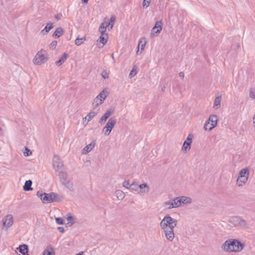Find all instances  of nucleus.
<instances>
[{
    "label": "nucleus",
    "mask_w": 255,
    "mask_h": 255,
    "mask_svg": "<svg viewBox=\"0 0 255 255\" xmlns=\"http://www.w3.org/2000/svg\"><path fill=\"white\" fill-rule=\"evenodd\" d=\"M177 224V220L172 218L169 215L165 216L160 223V227L166 239L169 242L173 241L175 238L173 230Z\"/></svg>",
    "instance_id": "1"
},
{
    "label": "nucleus",
    "mask_w": 255,
    "mask_h": 255,
    "mask_svg": "<svg viewBox=\"0 0 255 255\" xmlns=\"http://www.w3.org/2000/svg\"><path fill=\"white\" fill-rule=\"evenodd\" d=\"M245 247L244 244L238 240L229 239L226 240L221 246V249L227 253H239Z\"/></svg>",
    "instance_id": "2"
},
{
    "label": "nucleus",
    "mask_w": 255,
    "mask_h": 255,
    "mask_svg": "<svg viewBox=\"0 0 255 255\" xmlns=\"http://www.w3.org/2000/svg\"><path fill=\"white\" fill-rule=\"evenodd\" d=\"M249 177V170L248 168H245L240 170L237 180V185L242 187L247 182Z\"/></svg>",
    "instance_id": "3"
},
{
    "label": "nucleus",
    "mask_w": 255,
    "mask_h": 255,
    "mask_svg": "<svg viewBox=\"0 0 255 255\" xmlns=\"http://www.w3.org/2000/svg\"><path fill=\"white\" fill-rule=\"evenodd\" d=\"M37 195L40 198V199L44 203H51L56 200V195L54 193L49 194L43 193L42 191H38Z\"/></svg>",
    "instance_id": "4"
},
{
    "label": "nucleus",
    "mask_w": 255,
    "mask_h": 255,
    "mask_svg": "<svg viewBox=\"0 0 255 255\" xmlns=\"http://www.w3.org/2000/svg\"><path fill=\"white\" fill-rule=\"evenodd\" d=\"M108 95L109 93L108 91L106 89H104L94 99L93 102V107L100 108V106L103 103Z\"/></svg>",
    "instance_id": "5"
},
{
    "label": "nucleus",
    "mask_w": 255,
    "mask_h": 255,
    "mask_svg": "<svg viewBox=\"0 0 255 255\" xmlns=\"http://www.w3.org/2000/svg\"><path fill=\"white\" fill-rule=\"evenodd\" d=\"M48 60L46 53L45 51L41 50L39 51L33 59V62L35 65H40L45 63Z\"/></svg>",
    "instance_id": "6"
},
{
    "label": "nucleus",
    "mask_w": 255,
    "mask_h": 255,
    "mask_svg": "<svg viewBox=\"0 0 255 255\" xmlns=\"http://www.w3.org/2000/svg\"><path fill=\"white\" fill-rule=\"evenodd\" d=\"M218 118L216 115H211L208 121L205 122L204 129L205 130L210 131L217 125Z\"/></svg>",
    "instance_id": "7"
},
{
    "label": "nucleus",
    "mask_w": 255,
    "mask_h": 255,
    "mask_svg": "<svg viewBox=\"0 0 255 255\" xmlns=\"http://www.w3.org/2000/svg\"><path fill=\"white\" fill-rule=\"evenodd\" d=\"M116 124V120L115 118L112 117L109 119L106 126L102 129V132L105 136L110 135L112 129L115 126Z\"/></svg>",
    "instance_id": "8"
},
{
    "label": "nucleus",
    "mask_w": 255,
    "mask_h": 255,
    "mask_svg": "<svg viewBox=\"0 0 255 255\" xmlns=\"http://www.w3.org/2000/svg\"><path fill=\"white\" fill-rule=\"evenodd\" d=\"M229 222L232 226L235 227H246L247 226L246 221L239 216L231 217L229 218Z\"/></svg>",
    "instance_id": "9"
},
{
    "label": "nucleus",
    "mask_w": 255,
    "mask_h": 255,
    "mask_svg": "<svg viewBox=\"0 0 255 255\" xmlns=\"http://www.w3.org/2000/svg\"><path fill=\"white\" fill-rule=\"evenodd\" d=\"M176 198L179 207L183 205H190L193 202L192 199L189 196H180L176 197Z\"/></svg>",
    "instance_id": "10"
},
{
    "label": "nucleus",
    "mask_w": 255,
    "mask_h": 255,
    "mask_svg": "<svg viewBox=\"0 0 255 255\" xmlns=\"http://www.w3.org/2000/svg\"><path fill=\"white\" fill-rule=\"evenodd\" d=\"M163 206L165 209L170 210L179 208L176 197L171 199L164 202Z\"/></svg>",
    "instance_id": "11"
},
{
    "label": "nucleus",
    "mask_w": 255,
    "mask_h": 255,
    "mask_svg": "<svg viewBox=\"0 0 255 255\" xmlns=\"http://www.w3.org/2000/svg\"><path fill=\"white\" fill-rule=\"evenodd\" d=\"M2 229L7 230L13 224V218L11 215H6L2 220Z\"/></svg>",
    "instance_id": "12"
},
{
    "label": "nucleus",
    "mask_w": 255,
    "mask_h": 255,
    "mask_svg": "<svg viewBox=\"0 0 255 255\" xmlns=\"http://www.w3.org/2000/svg\"><path fill=\"white\" fill-rule=\"evenodd\" d=\"M162 23L161 20L156 21L154 24V27L152 28L150 36L151 37H154L156 36L162 30Z\"/></svg>",
    "instance_id": "13"
},
{
    "label": "nucleus",
    "mask_w": 255,
    "mask_h": 255,
    "mask_svg": "<svg viewBox=\"0 0 255 255\" xmlns=\"http://www.w3.org/2000/svg\"><path fill=\"white\" fill-rule=\"evenodd\" d=\"M53 166L56 172L59 171L63 166V164L61 161L59 156L54 155L53 158Z\"/></svg>",
    "instance_id": "14"
},
{
    "label": "nucleus",
    "mask_w": 255,
    "mask_h": 255,
    "mask_svg": "<svg viewBox=\"0 0 255 255\" xmlns=\"http://www.w3.org/2000/svg\"><path fill=\"white\" fill-rule=\"evenodd\" d=\"M114 108H110L107 110L99 120V123L101 125L105 123L108 119L114 114Z\"/></svg>",
    "instance_id": "15"
},
{
    "label": "nucleus",
    "mask_w": 255,
    "mask_h": 255,
    "mask_svg": "<svg viewBox=\"0 0 255 255\" xmlns=\"http://www.w3.org/2000/svg\"><path fill=\"white\" fill-rule=\"evenodd\" d=\"M114 108H110L107 110L99 120V123L101 125L105 123L108 119L114 114Z\"/></svg>",
    "instance_id": "16"
},
{
    "label": "nucleus",
    "mask_w": 255,
    "mask_h": 255,
    "mask_svg": "<svg viewBox=\"0 0 255 255\" xmlns=\"http://www.w3.org/2000/svg\"><path fill=\"white\" fill-rule=\"evenodd\" d=\"M113 26V24H111L110 22H106L105 18L103 22L100 24L99 27V31L101 34H107L106 33L107 28L110 27V29H112Z\"/></svg>",
    "instance_id": "17"
},
{
    "label": "nucleus",
    "mask_w": 255,
    "mask_h": 255,
    "mask_svg": "<svg viewBox=\"0 0 255 255\" xmlns=\"http://www.w3.org/2000/svg\"><path fill=\"white\" fill-rule=\"evenodd\" d=\"M149 187L147 183H142L138 185V193L140 194H145L148 193Z\"/></svg>",
    "instance_id": "18"
},
{
    "label": "nucleus",
    "mask_w": 255,
    "mask_h": 255,
    "mask_svg": "<svg viewBox=\"0 0 255 255\" xmlns=\"http://www.w3.org/2000/svg\"><path fill=\"white\" fill-rule=\"evenodd\" d=\"M221 95L220 93H217L216 95L215 99L213 103V108L215 110H218L221 107Z\"/></svg>",
    "instance_id": "19"
},
{
    "label": "nucleus",
    "mask_w": 255,
    "mask_h": 255,
    "mask_svg": "<svg viewBox=\"0 0 255 255\" xmlns=\"http://www.w3.org/2000/svg\"><path fill=\"white\" fill-rule=\"evenodd\" d=\"M99 111L100 108H97V107H93V109L86 116L87 118H88V121H91L94 117H95L99 113Z\"/></svg>",
    "instance_id": "20"
},
{
    "label": "nucleus",
    "mask_w": 255,
    "mask_h": 255,
    "mask_svg": "<svg viewBox=\"0 0 255 255\" xmlns=\"http://www.w3.org/2000/svg\"><path fill=\"white\" fill-rule=\"evenodd\" d=\"M95 143L94 142H91L86 145L82 151V153L84 154H86L89 153L91 150L95 147Z\"/></svg>",
    "instance_id": "21"
},
{
    "label": "nucleus",
    "mask_w": 255,
    "mask_h": 255,
    "mask_svg": "<svg viewBox=\"0 0 255 255\" xmlns=\"http://www.w3.org/2000/svg\"><path fill=\"white\" fill-rule=\"evenodd\" d=\"M108 38L109 37L108 34H101L100 36L99 37L98 40V42H99L100 43H102V46H103L107 43Z\"/></svg>",
    "instance_id": "22"
},
{
    "label": "nucleus",
    "mask_w": 255,
    "mask_h": 255,
    "mask_svg": "<svg viewBox=\"0 0 255 255\" xmlns=\"http://www.w3.org/2000/svg\"><path fill=\"white\" fill-rule=\"evenodd\" d=\"M115 196L118 200H123L125 197V193L121 190H117L115 191Z\"/></svg>",
    "instance_id": "23"
},
{
    "label": "nucleus",
    "mask_w": 255,
    "mask_h": 255,
    "mask_svg": "<svg viewBox=\"0 0 255 255\" xmlns=\"http://www.w3.org/2000/svg\"><path fill=\"white\" fill-rule=\"evenodd\" d=\"M32 184V182L31 180H28L27 181H26L23 187V190L26 191L32 190L33 189L31 187Z\"/></svg>",
    "instance_id": "24"
},
{
    "label": "nucleus",
    "mask_w": 255,
    "mask_h": 255,
    "mask_svg": "<svg viewBox=\"0 0 255 255\" xmlns=\"http://www.w3.org/2000/svg\"><path fill=\"white\" fill-rule=\"evenodd\" d=\"M66 219L68 222L67 225L69 227L72 226L76 222V218L72 216H67Z\"/></svg>",
    "instance_id": "25"
},
{
    "label": "nucleus",
    "mask_w": 255,
    "mask_h": 255,
    "mask_svg": "<svg viewBox=\"0 0 255 255\" xmlns=\"http://www.w3.org/2000/svg\"><path fill=\"white\" fill-rule=\"evenodd\" d=\"M19 252L23 255L28 252V247L26 245H20L18 248Z\"/></svg>",
    "instance_id": "26"
},
{
    "label": "nucleus",
    "mask_w": 255,
    "mask_h": 255,
    "mask_svg": "<svg viewBox=\"0 0 255 255\" xmlns=\"http://www.w3.org/2000/svg\"><path fill=\"white\" fill-rule=\"evenodd\" d=\"M146 43V41L145 38L143 37L140 38L138 41V49L140 48L141 50H143L145 44Z\"/></svg>",
    "instance_id": "27"
},
{
    "label": "nucleus",
    "mask_w": 255,
    "mask_h": 255,
    "mask_svg": "<svg viewBox=\"0 0 255 255\" xmlns=\"http://www.w3.org/2000/svg\"><path fill=\"white\" fill-rule=\"evenodd\" d=\"M53 24L52 23H48L45 28L41 31V33L43 34H47L52 28Z\"/></svg>",
    "instance_id": "28"
},
{
    "label": "nucleus",
    "mask_w": 255,
    "mask_h": 255,
    "mask_svg": "<svg viewBox=\"0 0 255 255\" xmlns=\"http://www.w3.org/2000/svg\"><path fill=\"white\" fill-rule=\"evenodd\" d=\"M67 58V55L66 53H64L59 60L56 62V65L58 66H60L66 61Z\"/></svg>",
    "instance_id": "29"
},
{
    "label": "nucleus",
    "mask_w": 255,
    "mask_h": 255,
    "mask_svg": "<svg viewBox=\"0 0 255 255\" xmlns=\"http://www.w3.org/2000/svg\"><path fill=\"white\" fill-rule=\"evenodd\" d=\"M190 148L191 144H190L189 143L184 142L181 148V150L183 152L186 153V152L189 151Z\"/></svg>",
    "instance_id": "30"
},
{
    "label": "nucleus",
    "mask_w": 255,
    "mask_h": 255,
    "mask_svg": "<svg viewBox=\"0 0 255 255\" xmlns=\"http://www.w3.org/2000/svg\"><path fill=\"white\" fill-rule=\"evenodd\" d=\"M63 32V29L61 27H59L56 29L53 35L57 37H59L61 35H62Z\"/></svg>",
    "instance_id": "31"
},
{
    "label": "nucleus",
    "mask_w": 255,
    "mask_h": 255,
    "mask_svg": "<svg viewBox=\"0 0 255 255\" xmlns=\"http://www.w3.org/2000/svg\"><path fill=\"white\" fill-rule=\"evenodd\" d=\"M137 67L136 66L134 65L133 66L132 70L129 74V78H132L137 74Z\"/></svg>",
    "instance_id": "32"
},
{
    "label": "nucleus",
    "mask_w": 255,
    "mask_h": 255,
    "mask_svg": "<svg viewBox=\"0 0 255 255\" xmlns=\"http://www.w3.org/2000/svg\"><path fill=\"white\" fill-rule=\"evenodd\" d=\"M62 183L65 186V187H66L70 190L71 191L73 189V183L69 180H67L65 181H63V182Z\"/></svg>",
    "instance_id": "33"
},
{
    "label": "nucleus",
    "mask_w": 255,
    "mask_h": 255,
    "mask_svg": "<svg viewBox=\"0 0 255 255\" xmlns=\"http://www.w3.org/2000/svg\"><path fill=\"white\" fill-rule=\"evenodd\" d=\"M86 40V38L85 37H83L82 38H79V37H77L75 41V43L76 45L77 46H79L80 45H81L82 43H84V42Z\"/></svg>",
    "instance_id": "34"
},
{
    "label": "nucleus",
    "mask_w": 255,
    "mask_h": 255,
    "mask_svg": "<svg viewBox=\"0 0 255 255\" xmlns=\"http://www.w3.org/2000/svg\"><path fill=\"white\" fill-rule=\"evenodd\" d=\"M42 255H54L52 248H46L43 252Z\"/></svg>",
    "instance_id": "35"
},
{
    "label": "nucleus",
    "mask_w": 255,
    "mask_h": 255,
    "mask_svg": "<svg viewBox=\"0 0 255 255\" xmlns=\"http://www.w3.org/2000/svg\"><path fill=\"white\" fill-rule=\"evenodd\" d=\"M59 176L60 178L62 183L63 182V181H65L68 180L67 179V173H66L65 172H61L59 174Z\"/></svg>",
    "instance_id": "36"
},
{
    "label": "nucleus",
    "mask_w": 255,
    "mask_h": 255,
    "mask_svg": "<svg viewBox=\"0 0 255 255\" xmlns=\"http://www.w3.org/2000/svg\"><path fill=\"white\" fill-rule=\"evenodd\" d=\"M138 185H139L137 184L136 183H131L129 190L130 191H135L138 192Z\"/></svg>",
    "instance_id": "37"
},
{
    "label": "nucleus",
    "mask_w": 255,
    "mask_h": 255,
    "mask_svg": "<svg viewBox=\"0 0 255 255\" xmlns=\"http://www.w3.org/2000/svg\"><path fill=\"white\" fill-rule=\"evenodd\" d=\"M131 184V183L130 182H129V181H128V180H125L123 183V186L125 188L129 190Z\"/></svg>",
    "instance_id": "38"
},
{
    "label": "nucleus",
    "mask_w": 255,
    "mask_h": 255,
    "mask_svg": "<svg viewBox=\"0 0 255 255\" xmlns=\"http://www.w3.org/2000/svg\"><path fill=\"white\" fill-rule=\"evenodd\" d=\"M192 135L191 134H189L184 142L189 143L190 144H191L192 141Z\"/></svg>",
    "instance_id": "39"
},
{
    "label": "nucleus",
    "mask_w": 255,
    "mask_h": 255,
    "mask_svg": "<svg viewBox=\"0 0 255 255\" xmlns=\"http://www.w3.org/2000/svg\"><path fill=\"white\" fill-rule=\"evenodd\" d=\"M249 96L251 98L254 99L255 98V89H250Z\"/></svg>",
    "instance_id": "40"
},
{
    "label": "nucleus",
    "mask_w": 255,
    "mask_h": 255,
    "mask_svg": "<svg viewBox=\"0 0 255 255\" xmlns=\"http://www.w3.org/2000/svg\"><path fill=\"white\" fill-rule=\"evenodd\" d=\"M32 154V152L30 149L25 147V151L23 152V154L25 156H28Z\"/></svg>",
    "instance_id": "41"
},
{
    "label": "nucleus",
    "mask_w": 255,
    "mask_h": 255,
    "mask_svg": "<svg viewBox=\"0 0 255 255\" xmlns=\"http://www.w3.org/2000/svg\"><path fill=\"white\" fill-rule=\"evenodd\" d=\"M150 2V0H143V6L144 7H147L149 6Z\"/></svg>",
    "instance_id": "42"
},
{
    "label": "nucleus",
    "mask_w": 255,
    "mask_h": 255,
    "mask_svg": "<svg viewBox=\"0 0 255 255\" xmlns=\"http://www.w3.org/2000/svg\"><path fill=\"white\" fill-rule=\"evenodd\" d=\"M56 222L58 225H63L64 224L63 219L62 218H56Z\"/></svg>",
    "instance_id": "43"
},
{
    "label": "nucleus",
    "mask_w": 255,
    "mask_h": 255,
    "mask_svg": "<svg viewBox=\"0 0 255 255\" xmlns=\"http://www.w3.org/2000/svg\"><path fill=\"white\" fill-rule=\"evenodd\" d=\"M57 42L56 41H53L50 45V48L51 49H54L57 45Z\"/></svg>",
    "instance_id": "44"
},
{
    "label": "nucleus",
    "mask_w": 255,
    "mask_h": 255,
    "mask_svg": "<svg viewBox=\"0 0 255 255\" xmlns=\"http://www.w3.org/2000/svg\"><path fill=\"white\" fill-rule=\"evenodd\" d=\"M102 76L105 79H108L109 78V74L106 71H104L102 73Z\"/></svg>",
    "instance_id": "45"
},
{
    "label": "nucleus",
    "mask_w": 255,
    "mask_h": 255,
    "mask_svg": "<svg viewBox=\"0 0 255 255\" xmlns=\"http://www.w3.org/2000/svg\"><path fill=\"white\" fill-rule=\"evenodd\" d=\"M90 121H88V118H87V117L86 116L84 118H83V125H87L88 123L90 122Z\"/></svg>",
    "instance_id": "46"
},
{
    "label": "nucleus",
    "mask_w": 255,
    "mask_h": 255,
    "mask_svg": "<svg viewBox=\"0 0 255 255\" xmlns=\"http://www.w3.org/2000/svg\"><path fill=\"white\" fill-rule=\"evenodd\" d=\"M115 20H116L115 16L112 15V16H111V17L110 18V20L109 22H110L111 24H114V22L115 21Z\"/></svg>",
    "instance_id": "47"
},
{
    "label": "nucleus",
    "mask_w": 255,
    "mask_h": 255,
    "mask_svg": "<svg viewBox=\"0 0 255 255\" xmlns=\"http://www.w3.org/2000/svg\"><path fill=\"white\" fill-rule=\"evenodd\" d=\"M62 17V14H57L55 15V18L57 19V20H59Z\"/></svg>",
    "instance_id": "48"
},
{
    "label": "nucleus",
    "mask_w": 255,
    "mask_h": 255,
    "mask_svg": "<svg viewBox=\"0 0 255 255\" xmlns=\"http://www.w3.org/2000/svg\"><path fill=\"white\" fill-rule=\"evenodd\" d=\"M142 51L143 50L140 49V48L138 49V48H137L136 55H140L142 53Z\"/></svg>",
    "instance_id": "49"
},
{
    "label": "nucleus",
    "mask_w": 255,
    "mask_h": 255,
    "mask_svg": "<svg viewBox=\"0 0 255 255\" xmlns=\"http://www.w3.org/2000/svg\"><path fill=\"white\" fill-rule=\"evenodd\" d=\"M179 76L182 78H183L184 77V73L181 72H180L179 73Z\"/></svg>",
    "instance_id": "50"
},
{
    "label": "nucleus",
    "mask_w": 255,
    "mask_h": 255,
    "mask_svg": "<svg viewBox=\"0 0 255 255\" xmlns=\"http://www.w3.org/2000/svg\"><path fill=\"white\" fill-rule=\"evenodd\" d=\"M58 229L59 230V231L61 232H63L64 231V229L63 227H58Z\"/></svg>",
    "instance_id": "51"
},
{
    "label": "nucleus",
    "mask_w": 255,
    "mask_h": 255,
    "mask_svg": "<svg viewBox=\"0 0 255 255\" xmlns=\"http://www.w3.org/2000/svg\"><path fill=\"white\" fill-rule=\"evenodd\" d=\"M89 0H82V1L84 3H87Z\"/></svg>",
    "instance_id": "52"
},
{
    "label": "nucleus",
    "mask_w": 255,
    "mask_h": 255,
    "mask_svg": "<svg viewBox=\"0 0 255 255\" xmlns=\"http://www.w3.org/2000/svg\"><path fill=\"white\" fill-rule=\"evenodd\" d=\"M83 254V252H81L78 254H77V255H82Z\"/></svg>",
    "instance_id": "53"
},
{
    "label": "nucleus",
    "mask_w": 255,
    "mask_h": 255,
    "mask_svg": "<svg viewBox=\"0 0 255 255\" xmlns=\"http://www.w3.org/2000/svg\"><path fill=\"white\" fill-rule=\"evenodd\" d=\"M112 57H113V58H114L113 54L112 55Z\"/></svg>",
    "instance_id": "54"
}]
</instances>
